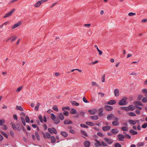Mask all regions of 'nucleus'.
<instances>
[{
	"label": "nucleus",
	"mask_w": 147,
	"mask_h": 147,
	"mask_svg": "<svg viewBox=\"0 0 147 147\" xmlns=\"http://www.w3.org/2000/svg\"><path fill=\"white\" fill-rule=\"evenodd\" d=\"M2 126L1 127V128L4 130H6L8 128L7 126L5 125H2Z\"/></svg>",
	"instance_id": "45"
},
{
	"label": "nucleus",
	"mask_w": 147,
	"mask_h": 147,
	"mask_svg": "<svg viewBox=\"0 0 147 147\" xmlns=\"http://www.w3.org/2000/svg\"><path fill=\"white\" fill-rule=\"evenodd\" d=\"M41 3L40 1H39L37 2L35 4L34 6L35 7H39L41 4Z\"/></svg>",
	"instance_id": "31"
},
{
	"label": "nucleus",
	"mask_w": 147,
	"mask_h": 147,
	"mask_svg": "<svg viewBox=\"0 0 147 147\" xmlns=\"http://www.w3.org/2000/svg\"><path fill=\"white\" fill-rule=\"evenodd\" d=\"M88 112L90 113V114L94 115L97 112V110L96 109H93V110H89Z\"/></svg>",
	"instance_id": "8"
},
{
	"label": "nucleus",
	"mask_w": 147,
	"mask_h": 147,
	"mask_svg": "<svg viewBox=\"0 0 147 147\" xmlns=\"http://www.w3.org/2000/svg\"><path fill=\"white\" fill-rule=\"evenodd\" d=\"M5 123V120L4 119L0 120V125L2 126L3 125V123Z\"/></svg>",
	"instance_id": "47"
},
{
	"label": "nucleus",
	"mask_w": 147,
	"mask_h": 147,
	"mask_svg": "<svg viewBox=\"0 0 147 147\" xmlns=\"http://www.w3.org/2000/svg\"><path fill=\"white\" fill-rule=\"evenodd\" d=\"M86 125L91 126H93L94 125V123L91 122L87 121L86 122Z\"/></svg>",
	"instance_id": "30"
},
{
	"label": "nucleus",
	"mask_w": 147,
	"mask_h": 147,
	"mask_svg": "<svg viewBox=\"0 0 147 147\" xmlns=\"http://www.w3.org/2000/svg\"><path fill=\"white\" fill-rule=\"evenodd\" d=\"M117 137L119 141H123L124 139L125 138V136L122 134H119L117 136Z\"/></svg>",
	"instance_id": "7"
},
{
	"label": "nucleus",
	"mask_w": 147,
	"mask_h": 147,
	"mask_svg": "<svg viewBox=\"0 0 147 147\" xmlns=\"http://www.w3.org/2000/svg\"><path fill=\"white\" fill-rule=\"evenodd\" d=\"M111 128V127L109 126H104L102 127V130L105 131H106L110 129Z\"/></svg>",
	"instance_id": "12"
},
{
	"label": "nucleus",
	"mask_w": 147,
	"mask_h": 147,
	"mask_svg": "<svg viewBox=\"0 0 147 147\" xmlns=\"http://www.w3.org/2000/svg\"><path fill=\"white\" fill-rule=\"evenodd\" d=\"M61 135L63 136L64 138H66L68 136V134L65 131H62L60 133Z\"/></svg>",
	"instance_id": "15"
},
{
	"label": "nucleus",
	"mask_w": 147,
	"mask_h": 147,
	"mask_svg": "<svg viewBox=\"0 0 147 147\" xmlns=\"http://www.w3.org/2000/svg\"><path fill=\"white\" fill-rule=\"evenodd\" d=\"M143 97V96L142 94H140L138 96V100H140Z\"/></svg>",
	"instance_id": "48"
},
{
	"label": "nucleus",
	"mask_w": 147,
	"mask_h": 147,
	"mask_svg": "<svg viewBox=\"0 0 147 147\" xmlns=\"http://www.w3.org/2000/svg\"><path fill=\"white\" fill-rule=\"evenodd\" d=\"M128 115L130 116H136V115L135 113L132 112L129 113Z\"/></svg>",
	"instance_id": "39"
},
{
	"label": "nucleus",
	"mask_w": 147,
	"mask_h": 147,
	"mask_svg": "<svg viewBox=\"0 0 147 147\" xmlns=\"http://www.w3.org/2000/svg\"><path fill=\"white\" fill-rule=\"evenodd\" d=\"M51 142L53 144L55 143L56 141V139L55 136H52L51 138Z\"/></svg>",
	"instance_id": "24"
},
{
	"label": "nucleus",
	"mask_w": 147,
	"mask_h": 147,
	"mask_svg": "<svg viewBox=\"0 0 147 147\" xmlns=\"http://www.w3.org/2000/svg\"><path fill=\"white\" fill-rule=\"evenodd\" d=\"M10 135L13 138L14 137V133L13 131L12 130H11L10 131Z\"/></svg>",
	"instance_id": "61"
},
{
	"label": "nucleus",
	"mask_w": 147,
	"mask_h": 147,
	"mask_svg": "<svg viewBox=\"0 0 147 147\" xmlns=\"http://www.w3.org/2000/svg\"><path fill=\"white\" fill-rule=\"evenodd\" d=\"M25 120L27 123H29L30 121L29 118L28 116H26Z\"/></svg>",
	"instance_id": "54"
},
{
	"label": "nucleus",
	"mask_w": 147,
	"mask_h": 147,
	"mask_svg": "<svg viewBox=\"0 0 147 147\" xmlns=\"http://www.w3.org/2000/svg\"><path fill=\"white\" fill-rule=\"evenodd\" d=\"M95 141L96 143H94V145L96 147H98L99 146H102V144H101L100 142L98 140H96Z\"/></svg>",
	"instance_id": "18"
},
{
	"label": "nucleus",
	"mask_w": 147,
	"mask_h": 147,
	"mask_svg": "<svg viewBox=\"0 0 147 147\" xmlns=\"http://www.w3.org/2000/svg\"><path fill=\"white\" fill-rule=\"evenodd\" d=\"M16 109L17 110H19L21 111H23V108L21 106H16Z\"/></svg>",
	"instance_id": "27"
},
{
	"label": "nucleus",
	"mask_w": 147,
	"mask_h": 147,
	"mask_svg": "<svg viewBox=\"0 0 147 147\" xmlns=\"http://www.w3.org/2000/svg\"><path fill=\"white\" fill-rule=\"evenodd\" d=\"M97 134L99 136L101 137H103L104 136V134L100 132H98L97 133Z\"/></svg>",
	"instance_id": "53"
},
{
	"label": "nucleus",
	"mask_w": 147,
	"mask_h": 147,
	"mask_svg": "<svg viewBox=\"0 0 147 147\" xmlns=\"http://www.w3.org/2000/svg\"><path fill=\"white\" fill-rule=\"evenodd\" d=\"M120 109L121 110H123L126 111H129V107H121Z\"/></svg>",
	"instance_id": "36"
},
{
	"label": "nucleus",
	"mask_w": 147,
	"mask_h": 147,
	"mask_svg": "<svg viewBox=\"0 0 147 147\" xmlns=\"http://www.w3.org/2000/svg\"><path fill=\"white\" fill-rule=\"evenodd\" d=\"M90 118L93 120H97L98 119V117L97 115H94L90 117Z\"/></svg>",
	"instance_id": "34"
},
{
	"label": "nucleus",
	"mask_w": 147,
	"mask_h": 147,
	"mask_svg": "<svg viewBox=\"0 0 147 147\" xmlns=\"http://www.w3.org/2000/svg\"><path fill=\"white\" fill-rule=\"evenodd\" d=\"M115 147H121V145L119 143H116L114 145Z\"/></svg>",
	"instance_id": "49"
},
{
	"label": "nucleus",
	"mask_w": 147,
	"mask_h": 147,
	"mask_svg": "<svg viewBox=\"0 0 147 147\" xmlns=\"http://www.w3.org/2000/svg\"><path fill=\"white\" fill-rule=\"evenodd\" d=\"M127 98L125 97L121 99L119 101V105H127Z\"/></svg>",
	"instance_id": "2"
},
{
	"label": "nucleus",
	"mask_w": 147,
	"mask_h": 147,
	"mask_svg": "<svg viewBox=\"0 0 147 147\" xmlns=\"http://www.w3.org/2000/svg\"><path fill=\"white\" fill-rule=\"evenodd\" d=\"M84 145L85 147H89L90 144V142L86 141L84 142Z\"/></svg>",
	"instance_id": "16"
},
{
	"label": "nucleus",
	"mask_w": 147,
	"mask_h": 147,
	"mask_svg": "<svg viewBox=\"0 0 147 147\" xmlns=\"http://www.w3.org/2000/svg\"><path fill=\"white\" fill-rule=\"evenodd\" d=\"M121 129L123 131H127L128 130V128L125 127H122Z\"/></svg>",
	"instance_id": "43"
},
{
	"label": "nucleus",
	"mask_w": 147,
	"mask_h": 147,
	"mask_svg": "<svg viewBox=\"0 0 147 147\" xmlns=\"http://www.w3.org/2000/svg\"><path fill=\"white\" fill-rule=\"evenodd\" d=\"M40 105V104L38 102L37 103V105L34 108V110L36 111H37L39 110V107Z\"/></svg>",
	"instance_id": "32"
},
{
	"label": "nucleus",
	"mask_w": 147,
	"mask_h": 147,
	"mask_svg": "<svg viewBox=\"0 0 147 147\" xmlns=\"http://www.w3.org/2000/svg\"><path fill=\"white\" fill-rule=\"evenodd\" d=\"M134 104L136 105H138V106H143V104L140 102L136 101L134 102Z\"/></svg>",
	"instance_id": "25"
},
{
	"label": "nucleus",
	"mask_w": 147,
	"mask_h": 147,
	"mask_svg": "<svg viewBox=\"0 0 147 147\" xmlns=\"http://www.w3.org/2000/svg\"><path fill=\"white\" fill-rule=\"evenodd\" d=\"M11 125H12V128L14 130H17L18 131H20L21 130L22 127L20 126L21 124L20 123L17 124L16 125L13 123L11 122Z\"/></svg>",
	"instance_id": "1"
},
{
	"label": "nucleus",
	"mask_w": 147,
	"mask_h": 147,
	"mask_svg": "<svg viewBox=\"0 0 147 147\" xmlns=\"http://www.w3.org/2000/svg\"><path fill=\"white\" fill-rule=\"evenodd\" d=\"M76 111L74 109H71L70 111V113L71 114H76L77 113Z\"/></svg>",
	"instance_id": "35"
},
{
	"label": "nucleus",
	"mask_w": 147,
	"mask_h": 147,
	"mask_svg": "<svg viewBox=\"0 0 147 147\" xmlns=\"http://www.w3.org/2000/svg\"><path fill=\"white\" fill-rule=\"evenodd\" d=\"M58 117L61 120H63L64 118V116L63 114L61 113L58 114Z\"/></svg>",
	"instance_id": "21"
},
{
	"label": "nucleus",
	"mask_w": 147,
	"mask_h": 147,
	"mask_svg": "<svg viewBox=\"0 0 147 147\" xmlns=\"http://www.w3.org/2000/svg\"><path fill=\"white\" fill-rule=\"evenodd\" d=\"M63 114L65 116H68L69 114V113L68 111H66L65 112L63 113Z\"/></svg>",
	"instance_id": "63"
},
{
	"label": "nucleus",
	"mask_w": 147,
	"mask_h": 147,
	"mask_svg": "<svg viewBox=\"0 0 147 147\" xmlns=\"http://www.w3.org/2000/svg\"><path fill=\"white\" fill-rule=\"evenodd\" d=\"M42 133L43 135V138H44L45 139L46 138H47L48 139H49L51 138V135L48 132H46L45 133L46 135H45V134L43 132H42Z\"/></svg>",
	"instance_id": "5"
},
{
	"label": "nucleus",
	"mask_w": 147,
	"mask_h": 147,
	"mask_svg": "<svg viewBox=\"0 0 147 147\" xmlns=\"http://www.w3.org/2000/svg\"><path fill=\"white\" fill-rule=\"evenodd\" d=\"M38 118H39V119L40 122L41 123H42L43 121V119H42V116L41 115H39V116H38Z\"/></svg>",
	"instance_id": "52"
},
{
	"label": "nucleus",
	"mask_w": 147,
	"mask_h": 147,
	"mask_svg": "<svg viewBox=\"0 0 147 147\" xmlns=\"http://www.w3.org/2000/svg\"><path fill=\"white\" fill-rule=\"evenodd\" d=\"M111 132L113 134H116L119 132V131L117 129H113L111 130Z\"/></svg>",
	"instance_id": "22"
},
{
	"label": "nucleus",
	"mask_w": 147,
	"mask_h": 147,
	"mask_svg": "<svg viewBox=\"0 0 147 147\" xmlns=\"http://www.w3.org/2000/svg\"><path fill=\"white\" fill-rule=\"evenodd\" d=\"M142 101L144 103L147 102V98L146 97H144L142 99Z\"/></svg>",
	"instance_id": "51"
},
{
	"label": "nucleus",
	"mask_w": 147,
	"mask_h": 147,
	"mask_svg": "<svg viewBox=\"0 0 147 147\" xmlns=\"http://www.w3.org/2000/svg\"><path fill=\"white\" fill-rule=\"evenodd\" d=\"M105 109L106 111H110L113 110V108L112 106L105 105Z\"/></svg>",
	"instance_id": "6"
},
{
	"label": "nucleus",
	"mask_w": 147,
	"mask_h": 147,
	"mask_svg": "<svg viewBox=\"0 0 147 147\" xmlns=\"http://www.w3.org/2000/svg\"><path fill=\"white\" fill-rule=\"evenodd\" d=\"M69 132L73 134H75V132L74 130L72 129L70 130L69 131Z\"/></svg>",
	"instance_id": "64"
},
{
	"label": "nucleus",
	"mask_w": 147,
	"mask_h": 147,
	"mask_svg": "<svg viewBox=\"0 0 147 147\" xmlns=\"http://www.w3.org/2000/svg\"><path fill=\"white\" fill-rule=\"evenodd\" d=\"M35 135L37 140H40V138L38 133L37 132H36L35 133Z\"/></svg>",
	"instance_id": "37"
},
{
	"label": "nucleus",
	"mask_w": 147,
	"mask_h": 147,
	"mask_svg": "<svg viewBox=\"0 0 147 147\" xmlns=\"http://www.w3.org/2000/svg\"><path fill=\"white\" fill-rule=\"evenodd\" d=\"M146 123H144L142 125V127L143 128L145 129L146 128L147 125Z\"/></svg>",
	"instance_id": "56"
},
{
	"label": "nucleus",
	"mask_w": 147,
	"mask_h": 147,
	"mask_svg": "<svg viewBox=\"0 0 147 147\" xmlns=\"http://www.w3.org/2000/svg\"><path fill=\"white\" fill-rule=\"evenodd\" d=\"M80 126L81 127H84V128H88V126L87 125L84 124H81L80 125Z\"/></svg>",
	"instance_id": "50"
},
{
	"label": "nucleus",
	"mask_w": 147,
	"mask_h": 147,
	"mask_svg": "<svg viewBox=\"0 0 147 147\" xmlns=\"http://www.w3.org/2000/svg\"><path fill=\"white\" fill-rule=\"evenodd\" d=\"M98 62V61L96 60V61H95L94 62H92V63H88V65H91L95 64L97 63Z\"/></svg>",
	"instance_id": "60"
},
{
	"label": "nucleus",
	"mask_w": 147,
	"mask_h": 147,
	"mask_svg": "<svg viewBox=\"0 0 147 147\" xmlns=\"http://www.w3.org/2000/svg\"><path fill=\"white\" fill-rule=\"evenodd\" d=\"M129 132L132 135H135L137 134L138 132L133 129H131L129 130Z\"/></svg>",
	"instance_id": "19"
},
{
	"label": "nucleus",
	"mask_w": 147,
	"mask_h": 147,
	"mask_svg": "<svg viewBox=\"0 0 147 147\" xmlns=\"http://www.w3.org/2000/svg\"><path fill=\"white\" fill-rule=\"evenodd\" d=\"M53 110H54V111H59L58 107L56 105H55L54 106H53Z\"/></svg>",
	"instance_id": "46"
},
{
	"label": "nucleus",
	"mask_w": 147,
	"mask_h": 147,
	"mask_svg": "<svg viewBox=\"0 0 147 147\" xmlns=\"http://www.w3.org/2000/svg\"><path fill=\"white\" fill-rule=\"evenodd\" d=\"M101 144L102 145L104 146H108V145L104 142L103 141L101 142Z\"/></svg>",
	"instance_id": "59"
},
{
	"label": "nucleus",
	"mask_w": 147,
	"mask_h": 147,
	"mask_svg": "<svg viewBox=\"0 0 147 147\" xmlns=\"http://www.w3.org/2000/svg\"><path fill=\"white\" fill-rule=\"evenodd\" d=\"M135 107L136 108L138 109V110H139L140 111L142 109V107L138 106V105H135Z\"/></svg>",
	"instance_id": "62"
},
{
	"label": "nucleus",
	"mask_w": 147,
	"mask_h": 147,
	"mask_svg": "<svg viewBox=\"0 0 147 147\" xmlns=\"http://www.w3.org/2000/svg\"><path fill=\"white\" fill-rule=\"evenodd\" d=\"M21 119L23 124L24 126H25L26 125V123L24 118L23 117H21Z\"/></svg>",
	"instance_id": "40"
},
{
	"label": "nucleus",
	"mask_w": 147,
	"mask_h": 147,
	"mask_svg": "<svg viewBox=\"0 0 147 147\" xmlns=\"http://www.w3.org/2000/svg\"><path fill=\"white\" fill-rule=\"evenodd\" d=\"M115 117L114 115L112 114H110L107 115V119L108 120H110L112 119L113 117Z\"/></svg>",
	"instance_id": "13"
},
{
	"label": "nucleus",
	"mask_w": 147,
	"mask_h": 147,
	"mask_svg": "<svg viewBox=\"0 0 147 147\" xmlns=\"http://www.w3.org/2000/svg\"><path fill=\"white\" fill-rule=\"evenodd\" d=\"M1 133L6 138H8V136L7 134L3 131H1Z\"/></svg>",
	"instance_id": "44"
},
{
	"label": "nucleus",
	"mask_w": 147,
	"mask_h": 147,
	"mask_svg": "<svg viewBox=\"0 0 147 147\" xmlns=\"http://www.w3.org/2000/svg\"><path fill=\"white\" fill-rule=\"evenodd\" d=\"M114 94L115 96H117L119 95V90L118 89H115L114 90Z\"/></svg>",
	"instance_id": "20"
},
{
	"label": "nucleus",
	"mask_w": 147,
	"mask_h": 147,
	"mask_svg": "<svg viewBox=\"0 0 147 147\" xmlns=\"http://www.w3.org/2000/svg\"><path fill=\"white\" fill-rule=\"evenodd\" d=\"M15 10V9H12L9 12L6 13L5 16L3 17V18H6L10 16H11Z\"/></svg>",
	"instance_id": "4"
},
{
	"label": "nucleus",
	"mask_w": 147,
	"mask_h": 147,
	"mask_svg": "<svg viewBox=\"0 0 147 147\" xmlns=\"http://www.w3.org/2000/svg\"><path fill=\"white\" fill-rule=\"evenodd\" d=\"M112 124L114 126H117L119 124V123L118 121H114L112 123Z\"/></svg>",
	"instance_id": "33"
},
{
	"label": "nucleus",
	"mask_w": 147,
	"mask_h": 147,
	"mask_svg": "<svg viewBox=\"0 0 147 147\" xmlns=\"http://www.w3.org/2000/svg\"><path fill=\"white\" fill-rule=\"evenodd\" d=\"M71 103L72 105L74 106H77L79 105V103L75 101H71Z\"/></svg>",
	"instance_id": "29"
},
{
	"label": "nucleus",
	"mask_w": 147,
	"mask_h": 147,
	"mask_svg": "<svg viewBox=\"0 0 147 147\" xmlns=\"http://www.w3.org/2000/svg\"><path fill=\"white\" fill-rule=\"evenodd\" d=\"M21 24V22H19L15 24L12 27L11 29L13 30L18 27Z\"/></svg>",
	"instance_id": "14"
},
{
	"label": "nucleus",
	"mask_w": 147,
	"mask_h": 147,
	"mask_svg": "<svg viewBox=\"0 0 147 147\" xmlns=\"http://www.w3.org/2000/svg\"><path fill=\"white\" fill-rule=\"evenodd\" d=\"M103 108H100L98 110L99 113L98 115L99 117H101L103 115Z\"/></svg>",
	"instance_id": "9"
},
{
	"label": "nucleus",
	"mask_w": 147,
	"mask_h": 147,
	"mask_svg": "<svg viewBox=\"0 0 147 147\" xmlns=\"http://www.w3.org/2000/svg\"><path fill=\"white\" fill-rule=\"evenodd\" d=\"M129 111H133L135 109V107L133 105H130L128 106Z\"/></svg>",
	"instance_id": "26"
},
{
	"label": "nucleus",
	"mask_w": 147,
	"mask_h": 147,
	"mask_svg": "<svg viewBox=\"0 0 147 147\" xmlns=\"http://www.w3.org/2000/svg\"><path fill=\"white\" fill-rule=\"evenodd\" d=\"M83 101L85 103H88L89 102L85 98V97H83Z\"/></svg>",
	"instance_id": "57"
},
{
	"label": "nucleus",
	"mask_w": 147,
	"mask_h": 147,
	"mask_svg": "<svg viewBox=\"0 0 147 147\" xmlns=\"http://www.w3.org/2000/svg\"><path fill=\"white\" fill-rule=\"evenodd\" d=\"M51 118L53 120H55L56 118V117L55 115L53 113L51 114Z\"/></svg>",
	"instance_id": "41"
},
{
	"label": "nucleus",
	"mask_w": 147,
	"mask_h": 147,
	"mask_svg": "<svg viewBox=\"0 0 147 147\" xmlns=\"http://www.w3.org/2000/svg\"><path fill=\"white\" fill-rule=\"evenodd\" d=\"M22 86H20L16 90V92H19L22 89Z\"/></svg>",
	"instance_id": "55"
},
{
	"label": "nucleus",
	"mask_w": 147,
	"mask_h": 147,
	"mask_svg": "<svg viewBox=\"0 0 147 147\" xmlns=\"http://www.w3.org/2000/svg\"><path fill=\"white\" fill-rule=\"evenodd\" d=\"M48 131L51 134H57V131L54 127L49 128L48 129Z\"/></svg>",
	"instance_id": "3"
},
{
	"label": "nucleus",
	"mask_w": 147,
	"mask_h": 147,
	"mask_svg": "<svg viewBox=\"0 0 147 147\" xmlns=\"http://www.w3.org/2000/svg\"><path fill=\"white\" fill-rule=\"evenodd\" d=\"M142 93L145 94V96L147 98V89L145 88L142 89Z\"/></svg>",
	"instance_id": "28"
},
{
	"label": "nucleus",
	"mask_w": 147,
	"mask_h": 147,
	"mask_svg": "<svg viewBox=\"0 0 147 147\" xmlns=\"http://www.w3.org/2000/svg\"><path fill=\"white\" fill-rule=\"evenodd\" d=\"M60 121L59 118L57 119L55 121L54 123L56 124H58L60 122Z\"/></svg>",
	"instance_id": "58"
},
{
	"label": "nucleus",
	"mask_w": 147,
	"mask_h": 147,
	"mask_svg": "<svg viewBox=\"0 0 147 147\" xmlns=\"http://www.w3.org/2000/svg\"><path fill=\"white\" fill-rule=\"evenodd\" d=\"M116 103V101L114 100H111L108 102L107 103V104L110 105H113Z\"/></svg>",
	"instance_id": "10"
},
{
	"label": "nucleus",
	"mask_w": 147,
	"mask_h": 147,
	"mask_svg": "<svg viewBox=\"0 0 147 147\" xmlns=\"http://www.w3.org/2000/svg\"><path fill=\"white\" fill-rule=\"evenodd\" d=\"M128 122L130 124L133 125H135L136 124V122L135 120H132L130 119L129 120Z\"/></svg>",
	"instance_id": "23"
},
{
	"label": "nucleus",
	"mask_w": 147,
	"mask_h": 147,
	"mask_svg": "<svg viewBox=\"0 0 147 147\" xmlns=\"http://www.w3.org/2000/svg\"><path fill=\"white\" fill-rule=\"evenodd\" d=\"M73 123L69 119L65 120L64 121V123L65 125H68L69 124H72Z\"/></svg>",
	"instance_id": "17"
},
{
	"label": "nucleus",
	"mask_w": 147,
	"mask_h": 147,
	"mask_svg": "<svg viewBox=\"0 0 147 147\" xmlns=\"http://www.w3.org/2000/svg\"><path fill=\"white\" fill-rule=\"evenodd\" d=\"M81 133L84 136L86 137H88V136L87 134L86 133L85 131L83 130H81L80 131Z\"/></svg>",
	"instance_id": "42"
},
{
	"label": "nucleus",
	"mask_w": 147,
	"mask_h": 147,
	"mask_svg": "<svg viewBox=\"0 0 147 147\" xmlns=\"http://www.w3.org/2000/svg\"><path fill=\"white\" fill-rule=\"evenodd\" d=\"M104 139L109 144H111L113 142V141L111 139H108L106 138H105Z\"/></svg>",
	"instance_id": "11"
},
{
	"label": "nucleus",
	"mask_w": 147,
	"mask_h": 147,
	"mask_svg": "<svg viewBox=\"0 0 147 147\" xmlns=\"http://www.w3.org/2000/svg\"><path fill=\"white\" fill-rule=\"evenodd\" d=\"M145 144V143L144 142H139L138 143L137 145V146L138 147H140L142 146H143Z\"/></svg>",
	"instance_id": "38"
}]
</instances>
